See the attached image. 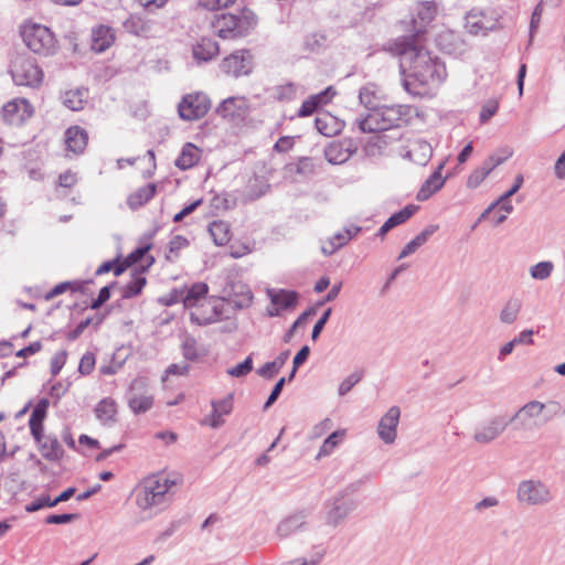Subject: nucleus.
<instances>
[{
    "mask_svg": "<svg viewBox=\"0 0 565 565\" xmlns=\"http://www.w3.org/2000/svg\"><path fill=\"white\" fill-rule=\"evenodd\" d=\"M33 108L26 99H14L2 107V115L6 121L17 124L30 118Z\"/></svg>",
    "mask_w": 565,
    "mask_h": 565,
    "instance_id": "16",
    "label": "nucleus"
},
{
    "mask_svg": "<svg viewBox=\"0 0 565 565\" xmlns=\"http://www.w3.org/2000/svg\"><path fill=\"white\" fill-rule=\"evenodd\" d=\"M111 29L99 25L92 31V50L102 53L105 52L114 42Z\"/></svg>",
    "mask_w": 565,
    "mask_h": 565,
    "instance_id": "23",
    "label": "nucleus"
},
{
    "mask_svg": "<svg viewBox=\"0 0 565 565\" xmlns=\"http://www.w3.org/2000/svg\"><path fill=\"white\" fill-rule=\"evenodd\" d=\"M511 424L505 416L497 415L480 423L473 431L472 439L479 445H489L498 439Z\"/></svg>",
    "mask_w": 565,
    "mask_h": 565,
    "instance_id": "10",
    "label": "nucleus"
},
{
    "mask_svg": "<svg viewBox=\"0 0 565 565\" xmlns=\"http://www.w3.org/2000/svg\"><path fill=\"white\" fill-rule=\"evenodd\" d=\"M88 90L86 88L70 89L62 96V102L65 107L73 111L84 109L87 103Z\"/></svg>",
    "mask_w": 565,
    "mask_h": 565,
    "instance_id": "31",
    "label": "nucleus"
},
{
    "mask_svg": "<svg viewBox=\"0 0 565 565\" xmlns=\"http://www.w3.org/2000/svg\"><path fill=\"white\" fill-rule=\"evenodd\" d=\"M53 500L50 499V497H41L34 501H32L30 504H28L25 507V510L28 512H35V511H39L40 509L42 508H52V507H55L56 504H53L52 503Z\"/></svg>",
    "mask_w": 565,
    "mask_h": 565,
    "instance_id": "61",
    "label": "nucleus"
},
{
    "mask_svg": "<svg viewBox=\"0 0 565 565\" xmlns=\"http://www.w3.org/2000/svg\"><path fill=\"white\" fill-rule=\"evenodd\" d=\"M439 228L438 225L436 224H430L428 226H426L418 235H416L413 241L416 243V245L418 247L423 246L429 238L430 236L437 232Z\"/></svg>",
    "mask_w": 565,
    "mask_h": 565,
    "instance_id": "53",
    "label": "nucleus"
},
{
    "mask_svg": "<svg viewBox=\"0 0 565 565\" xmlns=\"http://www.w3.org/2000/svg\"><path fill=\"white\" fill-rule=\"evenodd\" d=\"M488 169L489 168H484L483 164L475 169L468 177L467 186L470 189L478 188L482 183V181L490 174Z\"/></svg>",
    "mask_w": 565,
    "mask_h": 565,
    "instance_id": "47",
    "label": "nucleus"
},
{
    "mask_svg": "<svg viewBox=\"0 0 565 565\" xmlns=\"http://www.w3.org/2000/svg\"><path fill=\"white\" fill-rule=\"evenodd\" d=\"M326 159L332 164H341L351 158V151L340 142H333L326 148Z\"/></svg>",
    "mask_w": 565,
    "mask_h": 565,
    "instance_id": "34",
    "label": "nucleus"
},
{
    "mask_svg": "<svg viewBox=\"0 0 565 565\" xmlns=\"http://www.w3.org/2000/svg\"><path fill=\"white\" fill-rule=\"evenodd\" d=\"M174 481L163 475H156L145 479L137 490L136 503L143 511L163 505L168 502V492Z\"/></svg>",
    "mask_w": 565,
    "mask_h": 565,
    "instance_id": "3",
    "label": "nucleus"
},
{
    "mask_svg": "<svg viewBox=\"0 0 565 565\" xmlns=\"http://www.w3.org/2000/svg\"><path fill=\"white\" fill-rule=\"evenodd\" d=\"M78 515L74 513L51 514L45 519L46 524H65L77 520Z\"/></svg>",
    "mask_w": 565,
    "mask_h": 565,
    "instance_id": "54",
    "label": "nucleus"
},
{
    "mask_svg": "<svg viewBox=\"0 0 565 565\" xmlns=\"http://www.w3.org/2000/svg\"><path fill=\"white\" fill-rule=\"evenodd\" d=\"M201 158L200 149L188 142L183 146L180 156L175 160V166L181 170H186L194 167Z\"/></svg>",
    "mask_w": 565,
    "mask_h": 565,
    "instance_id": "29",
    "label": "nucleus"
},
{
    "mask_svg": "<svg viewBox=\"0 0 565 565\" xmlns=\"http://www.w3.org/2000/svg\"><path fill=\"white\" fill-rule=\"evenodd\" d=\"M97 419L104 426H110L115 423V416L117 414V405L110 397L103 398L99 401L94 409Z\"/></svg>",
    "mask_w": 565,
    "mask_h": 565,
    "instance_id": "24",
    "label": "nucleus"
},
{
    "mask_svg": "<svg viewBox=\"0 0 565 565\" xmlns=\"http://www.w3.org/2000/svg\"><path fill=\"white\" fill-rule=\"evenodd\" d=\"M417 209L418 207L413 204L406 205L401 211L392 214L385 222L391 228H394L409 220L417 211Z\"/></svg>",
    "mask_w": 565,
    "mask_h": 565,
    "instance_id": "40",
    "label": "nucleus"
},
{
    "mask_svg": "<svg viewBox=\"0 0 565 565\" xmlns=\"http://www.w3.org/2000/svg\"><path fill=\"white\" fill-rule=\"evenodd\" d=\"M253 55L248 50H238L222 60L221 71L228 76L239 77L250 74L253 70Z\"/></svg>",
    "mask_w": 565,
    "mask_h": 565,
    "instance_id": "11",
    "label": "nucleus"
},
{
    "mask_svg": "<svg viewBox=\"0 0 565 565\" xmlns=\"http://www.w3.org/2000/svg\"><path fill=\"white\" fill-rule=\"evenodd\" d=\"M286 383V377H281L274 386L271 393L269 394L267 401L265 402L264 404V409H267L269 408L276 401L277 398L279 397L282 388H284V385Z\"/></svg>",
    "mask_w": 565,
    "mask_h": 565,
    "instance_id": "60",
    "label": "nucleus"
},
{
    "mask_svg": "<svg viewBox=\"0 0 565 565\" xmlns=\"http://www.w3.org/2000/svg\"><path fill=\"white\" fill-rule=\"evenodd\" d=\"M499 207L500 211H503L504 214H510L513 212L514 207L510 201V199H505L504 201H501V195L492 202L480 215L479 221L486 218L495 207Z\"/></svg>",
    "mask_w": 565,
    "mask_h": 565,
    "instance_id": "45",
    "label": "nucleus"
},
{
    "mask_svg": "<svg viewBox=\"0 0 565 565\" xmlns=\"http://www.w3.org/2000/svg\"><path fill=\"white\" fill-rule=\"evenodd\" d=\"M128 405L134 414L146 413L152 407L153 396L148 393L145 379H136L131 382Z\"/></svg>",
    "mask_w": 565,
    "mask_h": 565,
    "instance_id": "14",
    "label": "nucleus"
},
{
    "mask_svg": "<svg viewBox=\"0 0 565 565\" xmlns=\"http://www.w3.org/2000/svg\"><path fill=\"white\" fill-rule=\"evenodd\" d=\"M331 312H332L331 308H328L323 312V315L320 317V319L316 322V324L313 326L312 333H311V339L313 341H316L319 338L321 331L323 330L326 323L328 322V320L331 316Z\"/></svg>",
    "mask_w": 565,
    "mask_h": 565,
    "instance_id": "58",
    "label": "nucleus"
},
{
    "mask_svg": "<svg viewBox=\"0 0 565 565\" xmlns=\"http://www.w3.org/2000/svg\"><path fill=\"white\" fill-rule=\"evenodd\" d=\"M66 351H60L51 360V373L56 376L66 362Z\"/></svg>",
    "mask_w": 565,
    "mask_h": 565,
    "instance_id": "56",
    "label": "nucleus"
},
{
    "mask_svg": "<svg viewBox=\"0 0 565 565\" xmlns=\"http://www.w3.org/2000/svg\"><path fill=\"white\" fill-rule=\"evenodd\" d=\"M253 370V359L248 355L242 363L227 369V374L232 377L246 376Z\"/></svg>",
    "mask_w": 565,
    "mask_h": 565,
    "instance_id": "46",
    "label": "nucleus"
},
{
    "mask_svg": "<svg viewBox=\"0 0 565 565\" xmlns=\"http://www.w3.org/2000/svg\"><path fill=\"white\" fill-rule=\"evenodd\" d=\"M499 103L497 99H488L480 111V121L482 124L487 122L495 113L498 111Z\"/></svg>",
    "mask_w": 565,
    "mask_h": 565,
    "instance_id": "49",
    "label": "nucleus"
},
{
    "mask_svg": "<svg viewBox=\"0 0 565 565\" xmlns=\"http://www.w3.org/2000/svg\"><path fill=\"white\" fill-rule=\"evenodd\" d=\"M317 109V104L310 96L308 99L302 102L297 115L298 117H308L312 115Z\"/></svg>",
    "mask_w": 565,
    "mask_h": 565,
    "instance_id": "63",
    "label": "nucleus"
},
{
    "mask_svg": "<svg viewBox=\"0 0 565 565\" xmlns=\"http://www.w3.org/2000/svg\"><path fill=\"white\" fill-rule=\"evenodd\" d=\"M268 296L273 305L281 309L294 308L297 305L298 294L285 289L268 290Z\"/></svg>",
    "mask_w": 565,
    "mask_h": 565,
    "instance_id": "32",
    "label": "nucleus"
},
{
    "mask_svg": "<svg viewBox=\"0 0 565 565\" xmlns=\"http://www.w3.org/2000/svg\"><path fill=\"white\" fill-rule=\"evenodd\" d=\"M546 409V413L544 415L543 423H547L552 420L554 417H556L562 411L563 407L559 402L557 401H548L546 403H543V412Z\"/></svg>",
    "mask_w": 565,
    "mask_h": 565,
    "instance_id": "50",
    "label": "nucleus"
},
{
    "mask_svg": "<svg viewBox=\"0 0 565 565\" xmlns=\"http://www.w3.org/2000/svg\"><path fill=\"white\" fill-rule=\"evenodd\" d=\"M256 24L255 15L245 9L238 14L216 15L212 22L214 33L222 39H236L247 35Z\"/></svg>",
    "mask_w": 565,
    "mask_h": 565,
    "instance_id": "4",
    "label": "nucleus"
},
{
    "mask_svg": "<svg viewBox=\"0 0 565 565\" xmlns=\"http://www.w3.org/2000/svg\"><path fill=\"white\" fill-rule=\"evenodd\" d=\"M334 95L335 90L332 86H329L319 94L312 95L311 98L316 102L317 107L319 108L320 106L328 104Z\"/></svg>",
    "mask_w": 565,
    "mask_h": 565,
    "instance_id": "59",
    "label": "nucleus"
},
{
    "mask_svg": "<svg viewBox=\"0 0 565 565\" xmlns=\"http://www.w3.org/2000/svg\"><path fill=\"white\" fill-rule=\"evenodd\" d=\"M344 436V431H333L328 438L322 443L320 450L318 452V458L329 456L340 444L341 439Z\"/></svg>",
    "mask_w": 565,
    "mask_h": 565,
    "instance_id": "41",
    "label": "nucleus"
},
{
    "mask_svg": "<svg viewBox=\"0 0 565 565\" xmlns=\"http://www.w3.org/2000/svg\"><path fill=\"white\" fill-rule=\"evenodd\" d=\"M516 499L520 503L529 507L545 505L553 500V494L544 482L540 480H524L518 486Z\"/></svg>",
    "mask_w": 565,
    "mask_h": 565,
    "instance_id": "8",
    "label": "nucleus"
},
{
    "mask_svg": "<svg viewBox=\"0 0 565 565\" xmlns=\"http://www.w3.org/2000/svg\"><path fill=\"white\" fill-rule=\"evenodd\" d=\"M363 377L362 371H356L348 375L338 387V394L344 396L348 394L354 385H356Z\"/></svg>",
    "mask_w": 565,
    "mask_h": 565,
    "instance_id": "44",
    "label": "nucleus"
},
{
    "mask_svg": "<svg viewBox=\"0 0 565 565\" xmlns=\"http://www.w3.org/2000/svg\"><path fill=\"white\" fill-rule=\"evenodd\" d=\"M542 13H543V1H540L536 4V7L534 8V11H533L532 17H531V22H530V42L532 41V39L534 36V33L536 32V30H537V28L540 25Z\"/></svg>",
    "mask_w": 565,
    "mask_h": 565,
    "instance_id": "52",
    "label": "nucleus"
},
{
    "mask_svg": "<svg viewBox=\"0 0 565 565\" xmlns=\"http://www.w3.org/2000/svg\"><path fill=\"white\" fill-rule=\"evenodd\" d=\"M182 354L188 361H196L206 354V350L199 345L193 337H186L182 342Z\"/></svg>",
    "mask_w": 565,
    "mask_h": 565,
    "instance_id": "35",
    "label": "nucleus"
},
{
    "mask_svg": "<svg viewBox=\"0 0 565 565\" xmlns=\"http://www.w3.org/2000/svg\"><path fill=\"white\" fill-rule=\"evenodd\" d=\"M157 192V185L149 183L142 188H139L127 198V204L131 210H137L147 202H149Z\"/></svg>",
    "mask_w": 565,
    "mask_h": 565,
    "instance_id": "30",
    "label": "nucleus"
},
{
    "mask_svg": "<svg viewBox=\"0 0 565 565\" xmlns=\"http://www.w3.org/2000/svg\"><path fill=\"white\" fill-rule=\"evenodd\" d=\"M22 36L26 46L36 54L51 55L56 50L55 35L44 25L25 26Z\"/></svg>",
    "mask_w": 565,
    "mask_h": 565,
    "instance_id": "7",
    "label": "nucleus"
},
{
    "mask_svg": "<svg viewBox=\"0 0 565 565\" xmlns=\"http://www.w3.org/2000/svg\"><path fill=\"white\" fill-rule=\"evenodd\" d=\"M554 270V264L550 260L540 262L530 267V275L533 279L545 280Z\"/></svg>",
    "mask_w": 565,
    "mask_h": 565,
    "instance_id": "42",
    "label": "nucleus"
},
{
    "mask_svg": "<svg viewBox=\"0 0 565 565\" xmlns=\"http://www.w3.org/2000/svg\"><path fill=\"white\" fill-rule=\"evenodd\" d=\"M221 315L222 308L216 300L205 301L203 307H196L195 310L191 311L190 319L199 326H207L218 321Z\"/></svg>",
    "mask_w": 565,
    "mask_h": 565,
    "instance_id": "17",
    "label": "nucleus"
},
{
    "mask_svg": "<svg viewBox=\"0 0 565 565\" xmlns=\"http://www.w3.org/2000/svg\"><path fill=\"white\" fill-rule=\"evenodd\" d=\"M209 287L204 282H196L186 290L185 296L182 298L185 308L203 307L205 303Z\"/></svg>",
    "mask_w": 565,
    "mask_h": 565,
    "instance_id": "22",
    "label": "nucleus"
},
{
    "mask_svg": "<svg viewBox=\"0 0 565 565\" xmlns=\"http://www.w3.org/2000/svg\"><path fill=\"white\" fill-rule=\"evenodd\" d=\"M356 502L348 494L339 493L326 501L321 518L326 525L337 527L341 525L355 510Z\"/></svg>",
    "mask_w": 565,
    "mask_h": 565,
    "instance_id": "6",
    "label": "nucleus"
},
{
    "mask_svg": "<svg viewBox=\"0 0 565 565\" xmlns=\"http://www.w3.org/2000/svg\"><path fill=\"white\" fill-rule=\"evenodd\" d=\"M307 516L308 515L305 511H299L288 515L279 522L277 526V534L280 537H287L300 530H303L307 524Z\"/></svg>",
    "mask_w": 565,
    "mask_h": 565,
    "instance_id": "20",
    "label": "nucleus"
},
{
    "mask_svg": "<svg viewBox=\"0 0 565 565\" xmlns=\"http://www.w3.org/2000/svg\"><path fill=\"white\" fill-rule=\"evenodd\" d=\"M50 402L47 398H41L38 404L34 406L31 417L29 419V426H34V424H43V420L46 417V412L49 408Z\"/></svg>",
    "mask_w": 565,
    "mask_h": 565,
    "instance_id": "43",
    "label": "nucleus"
},
{
    "mask_svg": "<svg viewBox=\"0 0 565 565\" xmlns=\"http://www.w3.org/2000/svg\"><path fill=\"white\" fill-rule=\"evenodd\" d=\"M465 21V28L469 33L473 35L484 34L497 28L498 13L492 9H472L466 14Z\"/></svg>",
    "mask_w": 565,
    "mask_h": 565,
    "instance_id": "12",
    "label": "nucleus"
},
{
    "mask_svg": "<svg viewBox=\"0 0 565 565\" xmlns=\"http://www.w3.org/2000/svg\"><path fill=\"white\" fill-rule=\"evenodd\" d=\"M523 302L518 297H511L509 298L502 309L499 313V320L503 324H512L514 323L520 316V312L522 310Z\"/></svg>",
    "mask_w": 565,
    "mask_h": 565,
    "instance_id": "28",
    "label": "nucleus"
},
{
    "mask_svg": "<svg viewBox=\"0 0 565 565\" xmlns=\"http://www.w3.org/2000/svg\"><path fill=\"white\" fill-rule=\"evenodd\" d=\"M403 52L404 58H409V74L403 79V86L412 95H422L418 89L425 86H437L446 77L445 65L430 53L416 44H408Z\"/></svg>",
    "mask_w": 565,
    "mask_h": 565,
    "instance_id": "1",
    "label": "nucleus"
},
{
    "mask_svg": "<svg viewBox=\"0 0 565 565\" xmlns=\"http://www.w3.org/2000/svg\"><path fill=\"white\" fill-rule=\"evenodd\" d=\"M95 365V358L93 354H84L79 361L78 371L82 374H89Z\"/></svg>",
    "mask_w": 565,
    "mask_h": 565,
    "instance_id": "62",
    "label": "nucleus"
},
{
    "mask_svg": "<svg viewBox=\"0 0 565 565\" xmlns=\"http://www.w3.org/2000/svg\"><path fill=\"white\" fill-rule=\"evenodd\" d=\"M218 44L211 40L203 38L199 43L193 46V57L198 62H207L218 54Z\"/></svg>",
    "mask_w": 565,
    "mask_h": 565,
    "instance_id": "26",
    "label": "nucleus"
},
{
    "mask_svg": "<svg viewBox=\"0 0 565 565\" xmlns=\"http://www.w3.org/2000/svg\"><path fill=\"white\" fill-rule=\"evenodd\" d=\"M235 0H199L200 7L206 10H221L232 6Z\"/></svg>",
    "mask_w": 565,
    "mask_h": 565,
    "instance_id": "51",
    "label": "nucleus"
},
{
    "mask_svg": "<svg viewBox=\"0 0 565 565\" xmlns=\"http://www.w3.org/2000/svg\"><path fill=\"white\" fill-rule=\"evenodd\" d=\"M296 172L299 174H313L316 172V164L311 158H301L296 168Z\"/></svg>",
    "mask_w": 565,
    "mask_h": 565,
    "instance_id": "55",
    "label": "nucleus"
},
{
    "mask_svg": "<svg viewBox=\"0 0 565 565\" xmlns=\"http://www.w3.org/2000/svg\"><path fill=\"white\" fill-rule=\"evenodd\" d=\"M431 154V146L423 139L412 142L409 150L407 151V157L419 166H425L429 161Z\"/></svg>",
    "mask_w": 565,
    "mask_h": 565,
    "instance_id": "25",
    "label": "nucleus"
},
{
    "mask_svg": "<svg viewBox=\"0 0 565 565\" xmlns=\"http://www.w3.org/2000/svg\"><path fill=\"white\" fill-rule=\"evenodd\" d=\"M209 232L218 246L227 244L230 241V225L224 221H214L209 226Z\"/></svg>",
    "mask_w": 565,
    "mask_h": 565,
    "instance_id": "36",
    "label": "nucleus"
},
{
    "mask_svg": "<svg viewBox=\"0 0 565 565\" xmlns=\"http://www.w3.org/2000/svg\"><path fill=\"white\" fill-rule=\"evenodd\" d=\"M360 103L369 110L379 108L377 105V89L374 84H366L360 88L359 92Z\"/></svg>",
    "mask_w": 565,
    "mask_h": 565,
    "instance_id": "37",
    "label": "nucleus"
},
{
    "mask_svg": "<svg viewBox=\"0 0 565 565\" xmlns=\"http://www.w3.org/2000/svg\"><path fill=\"white\" fill-rule=\"evenodd\" d=\"M542 414L543 403L534 399L521 406L508 420L515 423V429L530 430L541 426L537 419Z\"/></svg>",
    "mask_w": 565,
    "mask_h": 565,
    "instance_id": "13",
    "label": "nucleus"
},
{
    "mask_svg": "<svg viewBox=\"0 0 565 565\" xmlns=\"http://www.w3.org/2000/svg\"><path fill=\"white\" fill-rule=\"evenodd\" d=\"M315 125L317 130L326 137L335 136L341 130L335 117L331 116L328 113L320 114L319 116H317Z\"/></svg>",
    "mask_w": 565,
    "mask_h": 565,
    "instance_id": "33",
    "label": "nucleus"
},
{
    "mask_svg": "<svg viewBox=\"0 0 565 565\" xmlns=\"http://www.w3.org/2000/svg\"><path fill=\"white\" fill-rule=\"evenodd\" d=\"M408 114L403 105L382 106L371 109L370 113L355 120L359 129L364 134H374L399 127Z\"/></svg>",
    "mask_w": 565,
    "mask_h": 565,
    "instance_id": "2",
    "label": "nucleus"
},
{
    "mask_svg": "<svg viewBox=\"0 0 565 565\" xmlns=\"http://www.w3.org/2000/svg\"><path fill=\"white\" fill-rule=\"evenodd\" d=\"M88 141V135L79 126H72L65 131V145L75 154L83 153Z\"/></svg>",
    "mask_w": 565,
    "mask_h": 565,
    "instance_id": "21",
    "label": "nucleus"
},
{
    "mask_svg": "<svg viewBox=\"0 0 565 565\" xmlns=\"http://www.w3.org/2000/svg\"><path fill=\"white\" fill-rule=\"evenodd\" d=\"M211 107V100L203 93L185 95L178 105V113L185 121L198 120L206 115Z\"/></svg>",
    "mask_w": 565,
    "mask_h": 565,
    "instance_id": "9",
    "label": "nucleus"
},
{
    "mask_svg": "<svg viewBox=\"0 0 565 565\" xmlns=\"http://www.w3.org/2000/svg\"><path fill=\"white\" fill-rule=\"evenodd\" d=\"M211 405L215 413H218L222 416L228 415L233 409V394H228L220 401H212Z\"/></svg>",
    "mask_w": 565,
    "mask_h": 565,
    "instance_id": "48",
    "label": "nucleus"
},
{
    "mask_svg": "<svg viewBox=\"0 0 565 565\" xmlns=\"http://www.w3.org/2000/svg\"><path fill=\"white\" fill-rule=\"evenodd\" d=\"M280 370L273 363L267 362L256 370V373L264 379H273Z\"/></svg>",
    "mask_w": 565,
    "mask_h": 565,
    "instance_id": "64",
    "label": "nucleus"
},
{
    "mask_svg": "<svg viewBox=\"0 0 565 565\" xmlns=\"http://www.w3.org/2000/svg\"><path fill=\"white\" fill-rule=\"evenodd\" d=\"M10 73L13 82L20 86L39 87L43 82V71L34 58L18 55L11 63Z\"/></svg>",
    "mask_w": 565,
    "mask_h": 565,
    "instance_id": "5",
    "label": "nucleus"
},
{
    "mask_svg": "<svg viewBox=\"0 0 565 565\" xmlns=\"http://www.w3.org/2000/svg\"><path fill=\"white\" fill-rule=\"evenodd\" d=\"M42 456L50 461H56L64 455L63 447L56 436L47 435L42 443L39 444Z\"/></svg>",
    "mask_w": 565,
    "mask_h": 565,
    "instance_id": "27",
    "label": "nucleus"
},
{
    "mask_svg": "<svg viewBox=\"0 0 565 565\" xmlns=\"http://www.w3.org/2000/svg\"><path fill=\"white\" fill-rule=\"evenodd\" d=\"M349 243V236L344 231L338 232L330 237L321 247V252L326 256H330Z\"/></svg>",
    "mask_w": 565,
    "mask_h": 565,
    "instance_id": "38",
    "label": "nucleus"
},
{
    "mask_svg": "<svg viewBox=\"0 0 565 565\" xmlns=\"http://www.w3.org/2000/svg\"><path fill=\"white\" fill-rule=\"evenodd\" d=\"M253 301V292L246 286H241V296L238 300H233L234 306L237 308H246Z\"/></svg>",
    "mask_w": 565,
    "mask_h": 565,
    "instance_id": "57",
    "label": "nucleus"
},
{
    "mask_svg": "<svg viewBox=\"0 0 565 565\" xmlns=\"http://www.w3.org/2000/svg\"><path fill=\"white\" fill-rule=\"evenodd\" d=\"M145 270L146 268L142 267L140 273L134 276L132 279L126 285L122 291L124 298H132L141 292L147 282L146 277L142 275Z\"/></svg>",
    "mask_w": 565,
    "mask_h": 565,
    "instance_id": "39",
    "label": "nucleus"
},
{
    "mask_svg": "<svg viewBox=\"0 0 565 565\" xmlns=\"http://www.w3.org/2000/svg\"><path fill=\"white\" fill-rule=\"evenodd\" d=\"M445 163L441 162L433 174L423 183L422 188L417 192L416 199L418 201H426L433 194L438 192L445 184L447 178L441 175V170L444 169Z\"/></svg>",
    "mask_w": 565,
    "mask_h": 565,
    "instance_id": "19",
    "label": "nucleus"
},
{
    "mask_svg": "<svg viewBox=\"0 0 565 565\" xmlns=\"http://www.w3.org/2000/svg\"><path fill=\"white\" fill-rule=\"evenodd\" d=\"M216 113L226 119H243L247 113L246 100L243 97H228L217 107Z\"/></svg>",
    "mask_w": 565,
    "mask_h": 565,
    "instance_id": "18",
    "label": "nucleus"
},
{
    "mask_svg": "<svg viewBox=\"0 0 565 565\" xmlns=\"http://www.w3.org/2000/svg\"><path fill=\"white\" fill-rule=\"evenodd\" d=\"M401 409L398 406H392L381 417L377 426L379 437L387 445L395 441L397 437V426L399 423Z\"/></svg>",
    "mask_w": 565,
    "mask_h": 565,
    "instance_id": "15",
    "label": "nucleus"
}]
</instances>
